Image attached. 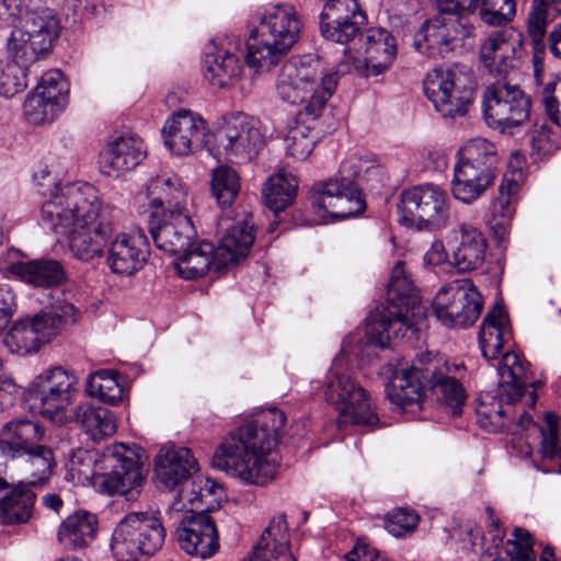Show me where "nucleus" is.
Instances as JSON below:
<instances>
[{
	"label": "nucleus",
	"mask_w": 561,
	"mask_h": 561,
	"mask_svg": "<svg viewBox=\"0 0 561 561\" xmlns=\"http://www.w3.org/2000/svg\"><path fill=\"white\" fill-rule=\"evenodd\" d=\"M549 119L561 127V78H550L542 89L535 90Z\"/></svg>",
	"instance_id": "6e6d98bb"
},
{
	"label": "nucleus",
	"mask_w": 561,
	"mask_h": 561,
	"mask_svg": "<svg viewBox=\"0 0 561 561\" xmlns=\"http://www.w3.org/2000/svg\"><path fill=\"white\" fill-rule=\"evenodd\" d=\"M242 561H297L290 550L284 515H278L271 520L252 552Z\"/></svg>",
	"instance_id": "c756f323"
},
{
	"label": "nucleus",
	"mask_w": 561,
	"mask_h": 561,
	"mask_svg": "<svg viewBox=\"0 0 561 561\" xmlns=\"http://www.w3.org/2000/svg\"><path fill=\"white\" fill-rule=\"evenodd\" d=\"M3 343L11 353L19 356L32 354L35 350V316L14 320L3 337Z\"/></svg>",
	"instance_id": "de8ad7c7"
},
{
	"label": "nucleus",
	"mask_w": 561,
	"mask_h": 561,
	"mask_svg": "<svg viewBox=\"0 0 561 561\" xmlns=\"http://www.w3.org/2000/svg\"><path fill=\"white\" fill-rule=\"evenodd\" d=\"M424 380L436 394L437 400L454 416L460 415L466 401V391L454 376L449 364L438 355L426 353V365L422 366Z\"/></svg>",
	"instance_id": "393cba45"
},
{
	"label": "nucleus",
	"mask_w": 561,
	"mask_h": 561,
	"mask_svg": "<svg viewBox=\"0 0 561 561\" xmlns=\"http://www.w3.org/2000/svg\"><path fill=\"white\" fill-rule=\"evenodd\" d=\"M524 53V35L507 26L491 33L481 44L479 57L483 67L494 77L505 79L514 69V61Z\"/></svg>",
	"instance_id": "412c9836"
},
{
	"label": "nucleus",
	"mask_w": 561,
	"mask_h": 561,
	"mask_svg": "<svg viewBox=\"0 0 561 561\" xmlns=\"http://www.w3.org/2000/svg\"><path fill=\"white\" fill-rule=\"evenodd\" d=\"M518 190V182L514 178L505 175L500 183L497 196L491 202L488 222L494 236L500 240H503L510 231Z\"/></svg>",
	"instance_id": "f704fd0d"
},
{
	"label": "nucleus",
	"mask_w": 561,
	"mask_h": 561,
	"mask_svg": "<svg viewBox=\"0 0 561 561\" xmlns=\"http://www.w3.org/2000/svg\"><path fill=\"white\" fill-rule=\"evenodd\" d=\"M118 376L116 370L100 369L89 376L85 392L102 402L115 405L123 400L124 393Z\"/></svg>",
	"instance_id": "49530a36"
},
{
	"label": "nucleus",
	"mask_w": 561,
	"mask_h": 561,
	"mask_svg": "<svg viewBox=\"0 0 561 561\" xmlns=\"http://www.w3.org/2000/svg\"><path fill=\"white\" fill-rule=\"evenodd\" d=\"M75 420L93 440L110 437L115 434L117 428L112 411L91 403L79 404L75 411Z\"/></svg>",
	"instance_id": "79ce46f5"
},
{
	"label": "nucleus",
	"mask_w": 561,
	"mask_h": 561,
	"mask_svg": "<svg viewBox=\"0 0 561 561\" xmlns=\"http://www.w3.org/2000/svg\"><path fill=\"white\" fill-rule=\"evenodd\" d=\"M55 468L56 459L53 449L37 445V484L46 482Z\"/></svg>",
	"instance_id": "0e129e2a"
},
{
	"label": "nucleus",
	"mask_w": 561,
	"mask_h": 561,
	"mask_svg": "<svg viewBox=\"0 0 561 561\" xmlns=\"http://www.w3.org/2000/svg\"><path fill=\"white\" fill-rule=\"evenodd\" d=\"M495 173L461 158L454 167L451 192L456 199L471 204L484 194Z\"/></svg>",
	"instance_id": "7c9ffc66"
},
{
	"label": "nucleus",
	"mask_w": 561,
	"mask_h": 561,
	"mask_svg": "<svg viewBox=\"0 0 561 561\" xmlns=\"http://www.w3.org/2000/svg\"><path fill=\"white\" fill-rule=\"evenodd\" d=\"M317 125L318 119L300 118V114H296L294 123L288 127L284 138L286 153L295 160H306L318 139Z\"/></svg>",
	"instance_id": "37998d69"
},
{
	"label": "nucleus",
	"mask_w": 561,
	"mask_h": 561,
	"mask_svg": "<svg viewBox=\"0 0 561 561\" xmlns=\"http://www.w3.org/2000/svg\"><path fill=\"white\" fill-rule=\"evenodd\" d=\"M168 516L181 551L201 560L210 559L218 552V529L207 512L183 511L182 503H172Z\"/></svg>",
	"instance_id": "ddd939ff"
},
{
	"label": "nucleus",
	"mask_w": 561,
	"mask_h": 561,
	"mask_svg": "<svg viewBox=\"0 0 561 561\" xmlns=\"http://www.w3.org/2000/svg\"><path fill=\"white\" fill-rule=\"evenodd\" d=\"M60 32L61 23L55 10L49 8L37 10V56L51 51Z\"/></svg>",
	"instance_id": "09e8293b"
},
{
	"label": "nucleus",
	"mask_w": 561,
	"mask_h": 561,
	"mask_svg": "<svg viewBox=\"0 0 561 561\" xmlns=\"http://www.w3.org/2000/svg\"><path fill=\"white\" fill-rule=\"evenodd\" d=\"M240 180L238 173L229 167L214 170L211 192L221 207L230 206L239 194Z\"/></svg>",
	"instance_id": "8fccbe9b"
},
{
	"label": "nucleus",
	"mask_w": 561,
	"mask_h": 561,
	"mask_svg": "<svg viewBox=\"0 0 561 561\" xmlns=\"http://www.w3.org/2000/svg\"><path fill=\"white\" fill-rule=\"evenodd\" d=\"M530 105V98L519 85L505 80L490 84L482 96V113L485 123L502 133L527 122Z\"/></svg>",
	"instance_id": "2eb2a0df"
},
{
	"label": "nucleus",
	"mask_w": 561,
	"mask_h": 561,
	"mask_svg": "<svg viewBox=\"0 0 561 561\" xmlns=\"http://www.w3.org/2000/svg\"><path fill=\"white\" fill-rule=\"evenodd\" d=\"M164 539L165 529L159 517L148 512H130L114 527L110 551L116 560L138 561L156 554Z\"/></svg>",
	"instance_id": "9d476101"
},
{
	"label": "nucleus",
	"mask_w": 561,
	"mask_h": 561,
	"mask_svg": "<svg viewBox=\"0 0 561 561\" xmlns=\"http://www.w3.org/2000/svg\"><path fill=\"white\" fill-rule=\"evenodd\" d=\"M147 193L153 210L187 211V190L182 180L172 172H163L150 179Z\"/></svg>",
	"instance_id": "2f4dec72"
},
{
	"label": "nucleus",
	"mask_w": 561,
	"mask_h": 561,
	"mask_svg": "<svg viewBox=\"0 0 561 561\" xmlns=\"http://www.w3.org/2000/svg\"><path fill=\"white\" fill-rule=\"evenodd\" d=\"M323 393L327 402L339 412V426L353 424L370 430L379 424V417L367 391L346 371L341 360H334L328 369Z\"/></svg>",
	"instance_id": "1a4fd4ad"
},
{
	"label": "nucleus",
	"mask_w": 561,
	"mask_h": 561,
	"mask_svg": "<svg viewBox=\"0 0 561 561\" xmlns=\"http://www.w3.org/2000/svg\"><path fill=\"white\" fill-rule=\"evenodd\" d=\"M78 392L77 376L61 366L45 369L37 376L38 412L53 423L66 422V410Z\"/></svg>",
	"instance_id": "a211bd4d"
},
{
	"label": "nucleus",
	"mask_w": 561,
	"mask_h": 561,
	"mask_svg": "<svg viewBox=\"0 0 561 561\" xmlns=\"http://www.w3.org/2000/svg\"><path fill=\"white\" fill-rule=\"evenodd\" d=\"M181 489L178 493V500H175L173 503H182L183 504V511L186 510H193L199 508L201 511H205L203 508L202 504V497L198 494L196 486V477L190 482V485H187V482L183 485H180Z\"/></svg>",
	"instance_id": "69168bd1"
},
{
	"label": "nucleus",
	"mask_w": 561,
	"mask_h": 561,
	"mask_svg": "<svg viewBox=\"0 0 561 561\" xmlns=\"http://www.w3.org/2000/svg\"><path fill=\"white\" fill-rule=\"evenodd\" d=\"M259 125L241 113L225 119L211 134L209 152L234 163L251 161L265 144Z\"/></svg>",
	"instance_id": "4468645a"
},
{
	"label": "nucleus",
	"mask_w": 561,
	"mask_h": 561,
	"mask_svg": "<svg viewBox=\"0 0 561 561\" xmlns=\"http://www.w3.org/2000/svg\"><path fill=\"white\" fill-rule=\"evenodd\" d=\"M240 69L239 58L233 53L216 45L208 47L204 59V77L213 87H227Z\"/></svg>",
	"instance_id": "a19ab883"
},
{
	"label": "nucleus",
	"mask_w": 561,
	"mask_h": 561,
	"mask_svg": "<svg viewBox=\"0 0 561 561\" xmlns=\"http://www.w3.org/2000/svg\"><path fill=\"white\" fill-rule=\"evenodd\" d=\"M197 471V461L185 447H163L156 456L154 476L160 488L172 491Z\"/></svg>",
	"instance_id": "cd10ccee"
},
{
	"label": "nucleus",
	"mask_w": 561,
	"mask_h": 561,
	"mask_svg": "<svg viewBox=\"0 0 561 561\" xmlns=\"http://www.w3.org/2000/svg\"><path fill=\"white\" fill-rule=\"evenodd\" d=\"M69 83L62 72L50 69L37 82V124H50L68 103Z\"/></svg>",
	"instance_id": "c85d7f7f"
},
{
	"label": "nucleus",
	"mask_w": 561,
	"mask_h": 561,
	"mask_svg": "<svg viewBox=\"0 0 561 561\" xmlns=\"http://www.w3.org/2000/svg\"><path fill=\"white\" fill-rule=\"evenodd\" d=\"M548 431L540 430L541 443L539 453L543 460H551L559 466L561 472V446L558 447L557 416L553 413L546 414Z\"/></svg>",
	"instance_id": "13d9d810"
},
{
	"label": "nucleus",
	"mask_w": 561,
	"mask_h": 561,
	"mask_svg": "<svg viewBox=\"0 0 561 561\" xmlns=\"http://www.w3.org/2000/svg\"><path fill=\"white\" fill-rule=\"evenodd\" d=\"M255 240L253 224L248 219L239 220L225 228L216 251L217 267L238 262L248 256Z\"/></svg>",
	"instance_id": "72a5a7b5"
},
{
	"label": "nucleus",
	"mask_w": 561,
	"mask_h": 561,
	"mask_svg": "<svg viewBox=\"0 0 561 561\" xmlns=\"http://www.w3.org/2000/svg\"><path fill=\"white\" fill-rule=\"evenodd\" d=\"M37 205L41 226L56 241L67 237L72 256L82 262L103 257L106 245L116 231L113 210L100 199L89 183L59 186L57 175L47 168L37 175Z\"/></svg>",
	"instance_id": "f257e3e1"
},
{
	"label": "nucleus",
	"mask_w": 561,
	"mask_h": 561,
	"mask_svg": "<svg viewBox=\"0 0 561 561\" xmlns=\"http://www.w3.org/2000/svg\"><path fill=\"white\" fill-rule=\"evenodd\" d=\"M144 142L130 133L112 134L100 152L101 172L118 176L138 165L145 158Z\"/></svg>",
	"instance_id": "a878e982"
},
{
	"label": "nucleus",
	"mask_w": 561,
	"mask_h": 561,
	"mask_svg": "<svg viewBox=\"0 0 561 561\" xmlns=\"http://www.w3.org/2000/svg\"><path fill=\"white\" fill-rule=\"evenodd\" d=\"M550 12L561 13L560 0H533L527 19V30L534 45L542 43Z\"/></svg>",
	"instance_id": "3c124183"
},
{
	"label": "nucleus",
	"mask_w": 561,
	"mask_h": 561,
	"mask_svg": "<svg viewBox=\"0 0 561 561\" xmlns=\"http://www.w3.org/2000/svg\"><path fill=\"white\" fill-rule=\"evenodd\" d=\"M424 93L444 117L463 116L472 101L471 71L462 65L437 67L424 80Z\"/></svg>",
	"instance_id": "f8f14e48"
},
{
	"label": "nucleus",
	"mask_w": 561,
	"mask_h": 561,
	"mask_svg": "<svg viewBox=\"0 0 561 561\" xmlns=\"http://www.w3.org/2000/svg\"><path fill=\"white\" fill-rule=\"evenodd\" d=\"M508 337L506 314L502 308L494 307L485 316L479 332L482 356L486 360L497 358L503 350V344Z\"/></svg>",
	"instance_id": "ea45409f"
},
{
	"label": "nucleus",
	"mask_w": 561,
	"mask_h": 561,
	"mask_svg": "<svg viewBox=\"0 0 561 561\" xmlns=\"http://www.w3.org/2000/svg\"><path fill=\"white\" fill-rule=\"evenodd\" d=\"M67 280L68 274L61 262L53 259L37 260V287L56 288Z\"/></svg>",
	"instance_id": "bf43d9fd"
},
{
	"label": "nucleus",
	"mask_w": 561,
	"mask_h": 561,
	"mask_svg": "<svg viewBox=\"0 0 561 561\" xmlns=\"http://www.w3.org/2000/svg\"><path fill=\"white\" fill-rule=\"evenodd\" d=\"M197 492L202 497V504L209 508L214 502H218L224 493L222 486L216 481L204 476L196 477Z\"/></svg>",
	"instance_id": "e2e57ef3"
},
{
	"label": "nucleus",
	"mask_w": 561,
	"mask_h": 561,
	"mask_svg": "<svg viewBox=\"0 0 561 561\" xmlns=\"http://www.w3.org/2000/svg\"><path fill=\"white\" fill-rule=\"evenodd\" d=\"M144 450L124 443L107 446L102 453L78 449L69 459V470L78 479L91 480L102 492L134 500L142 484Z\"/></svg>",
	"instance_id": "7ed1b4c3"
},
{
	"label": "nucleus",
	"mask_w": 561,
	"mask_h": 561,
	"mask_svg": "<svg viewBox=\"0 0 561 561\" xmlns=\"http://www.w3.org/2000/svg\"><path fill=\"white\" fill-rule=\"evenodd\" d=\"M148 225L157 248L173 255L191 248L192 242L197 238V232L187 211L152 210Z\"/></svg>",
	"instance_id": "4be33fe9"
},
{
	"label": "nucleus",
	"mask_w": 561,
	"mask_h": 561,
	"mask_svg": "<svg viewBox=\"0 0 561 561\" xmlns=\"http://www.w3.org/2000/svg\"><path fill=\"white\" fill-rule=\"evenodd\" d=\"M474 26L456 13L426 20L413 38L414 48L428 58H449L473 47Z\"/></svg>",
	"instance_id": "9b49d317"
},
{
	"label": "nucleus",
	"mask_w": 561,
	"mask_h": 561,
	"mask_svg": "<svg viewBox=\"0 0 561 561\" xmlns=\"http://www.w3.org/2000/svg\"><path fill=\"white\" fill-rule=\"evenodd\" d=\"M506 552L513 561H536L530 533L524 528H515L513 539L506 542Z\"/></svg>",
	"instance_id": "052dcab7"
},
{
	"label": "nucleus",
	"mask_w": 561,
	"mask_h": 561,
	"mask_svg": "<svg viewBox=\"0 0 561 561\" xmlns=\"http://www.w3.org/2000/svg\"><path fill=\"white\" fill-rule=\"evenodd\" d=\"M396 51V39L387 30L380 27L367 30L364 53L368 75L382 73L392 64Z\"/></svg>",
	"instance_id": "c9c22d12"
},
{
	"label": "nucleus",
	"mask_w": 561,
	"mask_h": 561,
	"mask_svg": "<svg viewBox=\"0 0 561 561\" xmlns=\"http://www.w3.org/2000/svg\"><path fill=\"white\" fill-rule=\"evenodd\" d=\"M398 207L411 216L407 221H417L420 228L430 230L446 227L450 215L448 194L435 184L403 191Z\"/></svg>",
	"instance_id": "f3484780"
},
{
	"label": "nucleus",
	"mask_w": 561,
	"mask_h": 561,
	"mask_svg": "<svg viewBox=\"0 0 561 561\" xmlns=\"http://www.w3.org/2000/svg\"><path fill=\"white\" fill-rule=\"evenodd\" d=\"M257 26L248 39L249 66L270 70L298 43L304 22L290 4L268 5L256 13Z\"/></svg>",
	"instance_id": "423d86ee"
},
{
	"label": "nucleus",
	"mask_w": 561,
	"mask_h": 561,
	"mask_svg": "<svg viewBox=\"0 0 561 561\" xmlns=\"http://www.w3.org/2000/svg\"><path fill=\"white\" fill-rule=\"evenodd\" d=\"M497 390L481 393L476 408L477 422L489 432L505 427L516 403L525 392L526 368L514 352H505L497 367Z\"/></svg>",
	"instance_id": "6e6552de"
},
{
	"label": "nucleus",
	"mask_w": 561,
	"mask_h": 561,
	"mask_svg": "<svg viewBox=\"0 0 561 561\" xmlns=\"http://www.w3.org/2000/svg\"><path fill=\"white\" fill-rule=\"evenodd\" d=\"M362 172L378 173V169L368 157L351 154L341 162L336 176L312 185L310 203L320 222L350 218L364 210L365 202L356 183Z\"/></svg>",
	"instance_id": "0eeeda50"
},
{
	"label": "nucleus",
	"mask_w": 561,
	"mask_h": 561,
	"mask_svg": "<svg viewBox=\"0 0 561 561\" xmlns=\"http://www.w3.org/2000/svg\"><path fill=\"white\" fill-rule=\"evenodd\" d=\"M9 50L15 61L32 66L35 62L33 34L22 27L14 28L9 39Z\"/></svg>",
	"instance_id": "4d7b16f0"
},
{
	"label": "nucleus",
	"mask_w": 561,
	"mask_h": 561,
	"mask_svg": "<svg viewBox=\"0 0 561 561\" xmlns=\"http://www.w3.org/2000/svg\"><path fill=\"white\" fill-rule=\"evenodd\" d=\"M286 424L278 409L261 412L226 437L217 447L213 465L247 484L264 485L276 476L277 460L273 453Z\"/></svg>",
	"instance_id": "f03ea898"
},
{
	"label": "nucleus",
	"mask_w": 561,
	"mask_h": 561,
	"mask_svg": "<svg viewBox=\"0 0 561 561\" xmlns=\"http://www.w3.org/2000/svg\"><path fill=\"white\" fill-rule=\"evenodd\" d=\"M37 301L43 306L37 311V347H39L59 334L62 318L68 310L73 309V306L64 305L53 291L43 293L42 298L37 297Z\"/></svg>",
	"instance_id": "58836bf2"
},
{
	"label": "nucleus",
	"mask_w": 561,
	"mask_h": 561,
	"mask_svg": "<svg viewBox=\"0 0 561 561\" xmlns=\"http://www.w3.org/2000/svg\"><path fill=\"white\" fill-rule=\"evenodd\" d=\"M533 68L535 90L542 89L545 82H549L550 78H554L552 75H547L543 71V46L541 44L534 45Z\"/></svg>",
	"instance_id": "338daca9"
},
{
	"label": "nucleus",
	"mask_w": 561,
	"mask_h": 561,
	"mask_svg": "<svg viewBox=\"0 0 561 561\" xmlns=\"http://www.w3.org/2000/svg\"><path fill=\"white\" fill-rule=\"evenodd\" d=\"M439 12L457 13L459 10L474 11L479 0H433Z\"/></svg>",
	"instance_id": "774afa93"
},
{
	"label": "nucleus",
	"mask_w": 561,
	"mask_h": 561,
	"mask_svg": "<svg viewBox=\"0 0 561 561\" xmlns=\"http://www.w3.org/2000/svg\"><path fill=\"white\" fill-rule=\"evenodd\" d=\"M297 179L285 172H279L268 178L263 186L265 205L277 213L288 207L295 199L297 192Z\"/></svg>",
	"instance_id": "a18cd8bd"
},
{
	"label": "nucleus",
	"mask_w": 561,
	"mask_h": 561,
	"mask_svg": "<svg viewBox=\"0 0 561 561\" xmlns=\"http://www.w3.org/2000/svg\"><path fill=\"white\" fill-rule=\"evenodd\" d=\"M161 133L165 147L176 156H187L210 147L211 134L207 122L191 110L173 113L164 122Z\"/></svg>",
	"instance_id": "6ab92c4d"
},
{
	"label": "nucleus",
	"mask_w": 561,
	"mask_h": 561,
	"mask_svg": "<svg viewBox=\"0 0 561 561\" xmlns=\"http://www.w3.org/2000/svg\"><path fill=\"white\" fill-rule=\"evenodd\" d=\"M337 75L325 72L322 61L313 55L293 57L280 68L275 80L277 98L289 105L300 106V118L319 119L333 95Z\"/></svg>",
	"instance_id": "39448f33"
},
{
	"label": "nucleus",
	"mask_w": 561,
	"mask_h": 561,
	"mask_svg": "<svg viewBox=\"0 0 561 561\" xmlns=\"http://www.w3.org/2000/svg\"><path fill=\"white\" fill-rule=\"evenodd\" d=\"M462 158L493 173L496 171L499 156L495 145L485 138L469 140L461 150Z\"/></svg>",
	"instance_id": "864d4df0"
},
{
	"label": "nucleus",
	"mask_w": 561,
	"mask_h": 561,
	"mask_svg": "<svg viewBox=\"0 0 561 561\" xmlns=\"http://www.w3.org/2000/svg\"><path fill=\"white\" fill-rule=\"evenodd\" d=\"M98 530L96 515L79 510L61 522L57 531V540L68 550H82L95 540Z\"/></svg>",
	"instance_id": "473e14b6"
},
{
	"label": "nucleus",
	"mask_w": 561,
	"mask_h": 561,
	"mask_svg": "<svg viewBox=\"0 0 561 561\" xmlns=\"http://www.w3.org/2000/svg\"><path fill=\"white\" fill-rule=\"evenodd\" d=\"M21 250L11 248L1 260V270L12 278L26 284H35V261L26 260Z\"/></svg>",
	"instance_id": "603ef678"
},
{
	"label": "nucleus",
	"mask_w": 561,
	"mask_h": 561,
	"mask_svg": "<svg viewBox=\"0 0 561 561\" xmlns=\"http://www.w3.org/2000/svg\"><path fill=\"white\" fill-rule=\"evenodd\" d=\"M28 67L15 60L7 64L0 75V94L10 98L23 91L27 85Z\"/></svg>",
	"instance_id": "5fc2aeb1"
},
{
	"label": "nucleus",
	"mask_w": 561,
	"mask_h": 561,
	"mask_svg": "<svg viewBox=\"0 0 561 561\" xmlns=\"http://www.w3.org/2000/svg\"><path fill=\"white\" fill-rule=\"evenodd\" d=\"M426 317V307L415 293L412 280L407 276L404 263L397 262L387 286V305L369 313L365 336L369 344L388 346L391 340L403 337Z\"/></svg>",
	"instance_id": "20e7f679"
},
{
	"label": "nucleus",
	"mask_w": 561,
	"mask_h": 561,
	"mask_svg": "<svg viewBox=\"0 0 561 561\" xmlns=\"http://www.w3.org/2000/svg\"><path fill=\"white\" fill-rule=\"evenodd\" d=\"M482 306V297L469 278L455 279L444 285L432 304L435 318L451 329L472 325Z\"/></svg>",
	"instance_id": "dca6fc26"
},
{
	"label": "nucleus",
	"mask_w": 561,
	"mask_h": 561,
	"mask_svg": "<svg viewBox=\"0 0 561 561\" xmlns=\"http://www.w3.org/2000/svg\"><path fill=\"white\" fill-rule=\"evenodd\" d=\"M425 365L426 354H422L410 367L396 369L386 386L387 398L404 413L415 414L422 410L424 388L427 383L422 369Z\"/></svg>",
	"instance_id": "b1692460"
},
{
	"label": "nucleus",
	"mask_w": 561,
	"mask_h": 561,
	"mask_svg": "<svg viewBox=\"0 0 561 561\" xmlns=\"http://www.w3.org/2000/svg\"><path fill=\"white\" fill-rule=\"evenodd\" d=\"M150 247L141 229L113 233L105 250V263L110 271L119 276H133L144 268Z\"/></svg>",
	"instance_id": "aec40b11"
},
{
	"label": "nucleus",
	"mask_w": 561,
	"mask_h": 561,
	"mask_svg": "<svg viewBox=\"0 0 561 561\" xmlns=\"http://www.w3.org/2000/svg\"><path fill=\"white\" fill-rule=\"evenodd\" d=\"M0 440V492L8 489L9 483L2 473L7 469L8 459L27 456L35 457V422L28 419H16L3 425Z\"/></svg>",
	"instance_id": "bb28decb"
},
{
	"label": "nucleus",
	"mask_w": 561,
	"mask_h": 561,
	"mask_svg": "<svg viewBox=\"0 0 561 561\" xmlns=\"http://www.w3.org/2000/svg\"><path fill=\"white\" fill-rule=\"evenodd\" d=\"M35 507V482L19 481L9 495L0 500V523L12 525L27 522Z\"/></svg>",
	"instance_id": "e433bc0d"
},
{
	"label": "nucleus",
	"mask_w": 561,
	"mask_h": 561,
	"mask_svg": "<svg viewBox=\"0 0 561 561\" xmlns=\"http://www.w3.org/2000/svg\"><path fill=\"white\" fill-rule=\"evenodd\" d=\"M174 263L178 274L185 279H196L204 276L216 264V252L213 243L202 241L192 242V247L176 254Z\"/></svg>",
	"instance_id": "c03bdc74"
},
{
	"label": "nucleus",
	"mask_w": 561,
	"mask_h": 561,
	"mask_svg": "<svg viewBox=\"0 0 561 561\" xmlns=\"http://www.w3.org/2000/svg\"><path fill=\"white\" fill-rule=\"evenodd\" d=\"M366 23V14L356 0H327L320 13L322 36L345 45L353 41Z\"/></svg>",
	"instance_id": "5701e85b"
},
{
	"label": "nucleus",
	"mask_w": 561,
	"mask_h": 561,
	"mask_svg": "<svg viewBox=\"0 0 561 561\" xmlns=\"http://www.w3.org/2000/svg\"><path fill=\"white\" fill-rule=\"evenodd\" d=\"M486 240L483 233L470 225L460 226V242L453 252V264L466 273L482 266L485 260Z\"/></svg>",
	"instance_id": "4c0bfd02"
},
{
	"label": "nucleus",
	"mask_w": 561,
	"mask_h": 561,
	"mask_svg": "<svg viewBox=\"0 0 561 561\" xmlns=\"http://www.w3.org/2000/svg\"><path fill=\"white\" fill-rule=\"evenodd\" d=\"M419 523V515L407 508H398L385 518V528L394 537H402L412 533Z\"/></svg>",
	"instance_id": "680f3d73"
}]
</instances>
